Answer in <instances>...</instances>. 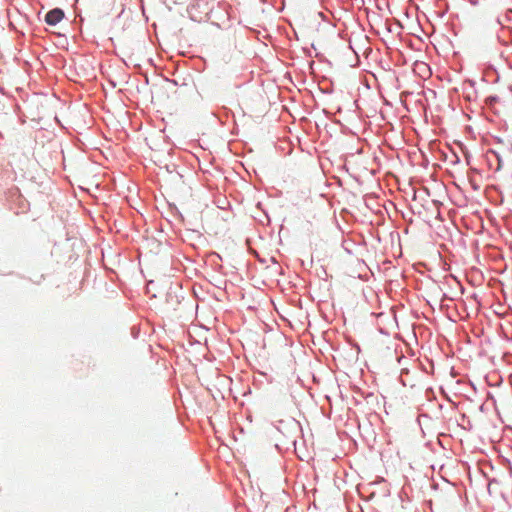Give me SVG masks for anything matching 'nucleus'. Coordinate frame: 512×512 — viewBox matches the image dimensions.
<instances>
[{
    "label": "nucleus",
    "instance_id": "obj_1",
    "mask_svg": "<svg viewBox=\"0 0 512 512\" xmlns=\"http://www.w3.org/2000/svg\"><path fill=\"white\" fill-rule=\"evenodd\" d=\"M63 17L64 12L59 8H55L46 14L45 21L48 25L54 26L59 23Z\"/></svg>",
    "mask_w": 512,
    "mask_h": 512
},
{
    "label": "nucleus",
    "instance_id": "obj_2",
    "mask_svg": "<svg viewBox=\"0 0 512 512\" xmlns=\"http://www.w3.org/2000/svg\"><path fill=\"white\" fill-rule=\"evenodd\" d=\"M450 292H452L455 296L462 294V286L457 278L452 274H450Z\"/></svg>",
    "mask_w": 512,
    "mask_h": 512
},
{
    "label": "nucleus",
    "instance_id": "obj_3",
    "mask_svg": "<svg viewBox=\"0 0 512 512\" xmlns=\"http://www.w3.org/2000/svg\"><path fill=\"white\" fill-rule=\"evenodd\" d=\"M461 385H462V383L460 380H455L456 387H452V382L450 381V392L454 391V393L457 394L458 392H460L459 386H461Z\"/></svg>",
    "mask_w": 512,
    "mask_h": 512
},
{
    "label": "nucleus",
    "instance_id": "obj_4",
    "mask_svg": "<svg viewBox=\"0 0 512 512\" xmlns=\"http://www.w3.org/2000/svg\"><path fill=\"white\" fill-rule=\"evenodd\" d=\"M459 161V158L457 156V154L452 151V149L450 148V162H454V163H457Z\"/></svg>",
    "mask_w": 512,
    "mask_h": 512
},
{
    "label": "nucleus",
    "instance_id": "obj_5",
    "mask_svg": "<svg viewBox=\"0 0 512 512\" xmlns=\"http://www.w3.org/2000/svg\"><path fill=\"white\" fill-rule=\"evenodd\" d=\"M498 158V167H497V170H499L501 168V164H502V161L501 159L497 156Z\"/></svg>",
    "mask_w": 512,
    "mask_h": 512
},
{
    "label": "nucleus",
    "instance_id": "obj_6",
    "mask_svg": "<svg viewBox=\"0 0 512 512\" xmlns=\"http://www.w3.org/2000/svg\"><path fill=\"white\" fill-rule=\"evenodd\" d=\"M450 376H451V378H452V379H454V378H455V375L453 374V372H452V371H450Z\"/></svg>",
    "mask_w": 512,
    "mask_h": 512
},
{
    "label": "nucleus",
    "instance_id": "obj_7",
    "mask_svg": "<svg viewBox=\"0 0 512 512\" xmlns=\"http://www.w3.org/2000/svg\"><path fill=\"white\" fill-rule=\"evenodd\" d=\"M450 405H454V402L452 399L449 400Z\"/></svg>",
    "mask_w": 512,
    "mask_h": 512
}]
</instances>
